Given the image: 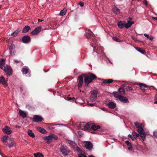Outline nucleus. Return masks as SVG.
Instances as JSON below:
<instances>
[{"instance_id": "obj_61", "label": "nucleus", "mask_w": 157, "mask_h": 157, "mask_svg": "<svg viewBox=\"0 0 157 157\" xmlns=\"http://www.w3.org/2000/svg\"><path fill=\"white\" fill-rule=\"evenodd\" d=\"M128 88H129V89L130 90H132V88L131 87H128Z\"/></svg>"}, {"instance_id": "obj_55", "label": "nucleus", "mask_w": 157, "mask_h": 157, "mask_svg": "<svg viewBox=\"0 0 157 157\" xmlns=\"http://www.w3.org/2000/svg\"><path fill=\"white\" fill-rule=\"evenodd\" d=\"M100 109L104 111H106V109L105 107L100 108Z\"/></svg>"}, {"instance_id": "obj_51", "label": "nucleus", "mask_w": 157, "mask_h": 157, "mask_svg": "<svg viewBox=\"0 0 157 157\" xmlns=\"http://www.w3.org/2000/svg\"><path fill=\"white\" fill-rule=\"evenodd\" d=\"M144 35L147 38H150V36H149V35L147 34L144 33Z\"/></svg>"}, {"instance_id": "obj_41", "label": "nucleus", "mask_w": 157, "mask_h": 157, "mask_svg": "<svg viewBox=\"0 0 157 157\" xmlns=\"http://www.w3.org/2000/svg\"><path fill=\"white\" fill-rule=\"evenodd\" d=\"M51 136L52 138H54L55 140H57L58 139V136L54 134H51Z\"/></svg>"}, {"instance_id": "obj_27", "label": "nucleus", "mask_w": 157, "mask_h": 157, "mask_svg": "<svg viewBox=\"0 0 157 157\" xmlns=\"http://www.w3.org/2000/svg\"><path fill=\"white\" fill-rule=\"evenodd\" d=\"M140 89L143 91H145L147 89V87L146 85L144 84H140L139 85Z\"/></svg>"}, {"instance_id": "obj_45", "label": "nucleus", "mask_w": 157, "mask_h": 157, "mask_svg": "<svg viewBox=\"0 0 157 157\" xmlns=\"http://www.w3.org/2000/svg\"><path fill=\"white\" fill-rule=\"evenodd\" d=\"M78 157H86V156L82 154H79L78 155Z\"/></svg>"}, {"instance_id": "obj_24", "label": "nucleus", "mask_w": 157, "mask_h": 157, "mask_svg": "<svg viewBox=\"0 0 157 157\" xmlns=\"http://www.w3.org/2000/svg\"><path fill=\"white\" fill-rule=\"evenodd\" d=\"M20 31V29H17L15 31L11 34V35L12 36H15L17 35L18 33Z\"/></svg>"}, {"instance_id": "obj_57", "label": "nucleus", "mask_w": 157, "mask_h": 157, "mask_svg": "<svg viewBox=\"0 0 157 157\" xmlns=\"http://www.w3.org/2000/svg\"><path fill=\"white\" fill-rule=\"evenodd\" d=\"M144 4L146 6H147V2L146 1H145L144 2Z\"/></svg>"}, {"instance_id": "obj_37", "label": "nucleus", "mask_w": 157, "mask_h": 157, "mask_svg": "<svg viewBox=\"0 0 157 157\" xmlns=\"http://www.w3.org/2000/svg\"><path fill=\"white\" fill-rule=\"evenodd\" d=\"M135 49L138 52H140L142 54H144L145 52V51L144 50L138 48H135Z\"/></svg>"}, {"instance_id": "obj_16", "label": "nucleus", "mask_w": 157, "mask_h": 157, "mask_svg": "<svg viewBox=\"0 0 157 157\" xmlns=\"http://www.w3.org/2000/svg\"><path fill=\"white\" fill-rule=\"evenodd\" d=\"M43 138L44 140H47V142L48 144L52 142V137L51 136V135L48 136L44 137H43Z\"/></svg>"}, {"instance_id": "obj_9", "label": "nucleus", "mask_w": 157, "mask_h": 157, "mask_svg": "<svg viewBox=\"0 0 157 157\" xmlns=\"http://www.w3.org/2000/svg\"><path fill=\"white\" fill-rule=\"evenodd\" d=\"M85 146L86 149L90 150L93 148L92 144L90 141H86L85 143Z\"/></svg>"}, {"instance_id": "obj_32", "label": "nucleus", "mask_w": 157, "mask_h": 157, "mask_svg": "<svg viewBox=\"0 0 157 157\" xmlns=\"http://www.w3.org/2000/svg\"><path fill=\"white\" fill-rule=\"evenodd\" d=\"M113 12L116 14H118L120 12V10L118 9L116 7L114 6L113 8Z\"/></svg>"}, {"instance_id": "obj_13", "label": "nucleus", "mask_w": 157, "mask_h": 157, "mask_svg": "<svg viewBox=\"0 0 157 157\" xmlns=\"http://www.w3.org/2000/svg\"><path fill=\"white\" fill-rule=\"evenodd\" d=\"M2 131L6 134H10L12 132L10 128L7 126H6L5 128L2 129Z\"/></svg>"}, {"instance_id": "obj_56", "label": "nucleus", "mask_w": 157, "mask_h": 157, "mask_svg": "<svg viewBox=\"0 0 157 157\" xmlns=\"http://www.w3.org/2000/svg\"><path fill=\"white\" fill-rule=\"evenodd\" d=\"M14 62L16 63H18L20 62V61H18V60L17 59H14Z\"/></svg>"}, {"instance_id": "obj_5", "label": "nucleus", "mask_w": 157, "mask_h": 157, "mask_svg": "<svg viewBox=\"0 0 157 157\" xmlns=\"http://www.w3.org/2000/svg\"><path fill=\"white\" fill-rule=\"evenodd\" d=\"M96 78V76L93 74L86 75L85 77V82L88 85V84L91 82L93 79Z\"/></svg>"}, {"instance_id": "obj_62", "label": "nucleus", "mask_w": 157, "mask_h": 157, "mask_svg": "<svg viewBox=\"0 0 157 157\" xmlns=\"http://www.w3.org/2000/svg\"><path fill=\"white\" fill-rule=\"evenodd\" d=\"M128 19L129 20V21H130V20H132V18L130 17H128Z\"/></svg>"}, {"instance_id": "obj_21", "label": "nucleus", "mask_w": 157, "mask_h": 157, "mask_svg": "<svg viewBox=\"0 0 157 157\" xmlns=\"http://www.w3.org/2000/svg\"><path fill=\"white\" fill-rule=\"evenodd\" d=\"M134 23V21H128L127 23H125V27L127 29L130 27L131 25L133 24Z\"/></svg>"}, {"instance_id": "obj_22", "label": "nucleus", "mask_w": 157, "mask_h": 157, "mask_svg": "<svg viewBox=\"0 0 157 157\" xmlns=\"http://www.w3.org/2000/svg\"><path fill=\"white\" fill-rule=\"evenodd\" d=\"M36 129L38 131L42 133L45 134L47 132V131L45 129L40 127H37Z\"/></svg>"}, {"instance_id": "obj_7", "label": "nucleus", "mask_w": 157, "mask_h": 157, "mask_svg": "<svg viewBox=\"0 0 157 157\" xmlns=\"http://www.w3.org/2000/svg\"><path fill=\"white\" fill-rule=\"evenodd\" d=\"M97 91L96 90H93L91 92L90 96V100L93 101L96 100L97 98Z\"/></svg>"}, {"instance_id": "obj_10", "label": "nucleus", "mask_w": 157, "mask_h": 157, "mask_svg": "<svg viewBox=\"0 0 157 157\" xmlns=\"http://www.w3.org/2000/svg\"><path fill=\"white\" fill-rule=\"evenodd\" d=\"M41 30V27L39 26L35 28L30 33L31 34L35 35L39 33Z\"/></svg>"}, {"instance_id": "obj_47", "label": "nucleus", "mask_w": 157, "mask_h": 157, "mask_svg": "<svg viewBox=\"0 0 157 157\" xmlns=\"http://www.w3.org/2000/svg\"><path fill=\"white\" fill-rule=\"evenodd\" d=\"M154 136L157 138V132L155 131L154 132Z\"/></svg>"}, {"instance_id": "obj_35", "label": "nucleus", "mask_w": 157, "mask_h": 157, "mask_svg": "<svg viewBox=\"0 0 157 157\" xmlns=\"http://www.w3.org/2000/svg\"><path fill=\"white\" fill-rule=\"evenodd\" d=\"M119 92L121 94H124L125 93L124 89L123 87H120L119 89Z\"/></svg>"}, {"instance_id": "obj_63", "label": "nucleus", "mask_w": 157, "mask_h": 157, "mask_svg": "<svg viewBox=\"0 0 157 157\" xmlns=\"http://www.w3.org/2000/svg\"><path fill=\"white\" fill-rule=\"evenodd\" d=\"M131 138L132 140H134V138H134V137H133V136H132V138Z\"/></svg>"}, {"instance_id": "obj_29", "label": "nucleus", "mask_w": 157, "mask_h": 157, "mask_svg": "<svg viewBox=\"0 0 157 157\" xmlns=\"http://www.w3.org/2000/svg\"><path fill=\"white\" fill-rule=\"evenodd\" d=\"M66 141L67 143L75 147L76 145L75 142L73 141L67 140H66Z\"/></svg>"}, {"instance_id": "obj_3", "label": "nucleus", "mask_w": 157, "mask_h": 157, "mask_svg": "<svg viewBox=\"0 0 157 157\" xmlns=\"http://www.w3.org/2000/svg\"><path fill=\"white\" fill-rule=\"evenodd\" d=\"M93 42L94 44V45H93L92 46L94 48V52L97 53H98L100 56H102L103 53V50L102 47L100 45V44L98 43L97 41L95 40Z\"/></svg>"}, {"instance_id": "obj_12", "label": "nucleus", "mask_w": 157, "mask_h": 157, "mask_svg": "<svg viewBox=\"0 0 157 157\" xmlns=\"http://www.w3.org/2000/svg\"><path fill=\"white\" fill-rule=\"evenodd\" d=\"M33 119L34 121L37 122L41 121L43 120V119L41 117L36 115L34 116Z\"/></svg>"}, {"instance_id": "obj_59", "label": "nucleus", "mask_w": 157, "mask_h": 157, "mask_svg": "<svg viewBox=\"0 0 157 157\" xmlns=\"http://www.w3.org/2000/svg\"><path fill=\"white\" fill-rule=\"evenodd\" d=\"M153 19L155 20H157V17H152Z\"/></svg>"}, {"instance_id": "obj_8", "label": "nucleus", "mask_w": 157, "mask_h": 157, "mask_svg": "<svg viewBox=\"0 0 157 157\" xmlns=\"http://www.w3.org/2000/svg\"><path fill=\"white\" fill-rule=\"evenodd\" d=\"M4 144L7 146L9 148L15 147L16 145V144L15 142L12 141L10 138L8 140L7 143H5Z\"/></svg>"}, {"instance_id": "obj_31", "label": "nucleus", "mask_w": 157, "mask_h": 157, "mask_svg": "<svg viewBox=\"0 0 157 157\" xmlns=\"http://www.w3.org/2000/svg\"><path fill=\"white\" fill-rule=\"evenodd\" d=\"M67 11V9L66 8H64L63 10L60 11L59 14L61 16H63L64 15L66 14Z\"/></svg>"}, {"instance_id": "obj_44", "label": "nucleus", "mask_w": 157, "mask_h": 157, "mask_svg": "<svg viewBox=\"0 0 157 157\" xmlns=\"http://www.w3.org/2000/svg\"><path fill=\"white\" fill-rule=\"evenodd\" d=\"M125 143L128 146L131 145V143L128 140L126 141H125Z\"/></svg>"}, {"instance_id": "obj_33", "label": "nucleus", "mask_w": 157, "mask_h": 157, "mask_svg": "<svg viewBox=\"0 0 157 157\" xmlns=\"http://www.w3.org/2000/svg\"><path fill=\"white\" fill-rule=\"evenodd\" d=\"M20 115L23 117H25L26 116V114L24 111L20 110L19 111Z\"/></svg>"}, {"instance_id": "obj_1", "label": "nucleus", "mask_w": 157, "mask_h": 157, "mask_svg": "<svg viewBox=\"0 0 157 157\" xmlns=\"http://www.w3.org/2000/svg\"><path fill=\"white\" fill-rule=\"evenodd\" d=\"M5 61V60L4 59L0 61V68L4 71L8 77L12 74V70L10 67L4 63Z\"/></svg>"}, {"instance_id": "obj_30", "label": "nucleus", "mask_w": 157, "mask_h": 157, "mask_svg": "<svg viewBox=\"0 0 157 157\" xmlns=\"http://www.w3.org/2000/svg\"><path fill=\"white\" fill-rule=\"evenodd\" d=\"M8 136L7 135L4 136L2 138V141L4 144L5 143H6V141L7 142L8 141V140L10 139H8Z\"/></svg>"}, {"instance_id": "obj_19", "label": "nucleus", "mask_w": 157, "mask_h": 157, "mask_svg": "<svg viewBox=\"0 0 157 157\" xmlns=\"http://www.w3.org/2000/svg\"><path fill=\"white\" fill-rule=\"evenodd\" d=\"M75 102L76 103L83 104L84 103V100L81 98H78L75 99Z\"/></svg>"}, {"instance_id": "obj_42", "label": "nucleus", "mask_w": 157, "mask_h": 157, "mask_svg": "<svg viewBox=\"0 0 157 157\" xmlns=\"http://www.w3.org/2000/svg\"><path fill=\"white\" fill-rule=\"evenodd\" d=\"M86 37L88 38H90L91 37V34L88 33H86L85 34Z\"/></svg>"}, {"instance_id": "obj_28", "label": "nucleus", "mask_w": 157, "mask_h": 157, "mask_svg": "<svg viewBox=\"0 0 157 157\" xmlns=\"http://www.w3.org/2000/svg\"><path fill=\"white\" fill-rule=\"evenodd\" d=\"M27 133L28 135L32 138H34L35 137L34 133L31 130H29L28 131Z\"/></svg>"}, {"instance_id": "obj_14", "label": "nucleus", "mask_w": 157, "mask_h": 157, "mask_svg": "<svg viewBox=\"0 0 157 157\" xmlns=\"http://www.w3.org/2000/svg\"><path fill=\"white\" fill-rule=\"evenodd\" d=\"M30 40V37L28 36H24L22 38L23 42L25 43H28Z\"/></svg>"}, {"instance_id": "obj_39", "label": "nucleus", "mask_w": 157, "mask_h": 157, "mask_svg": "<svg viewBox=\"0 0 157 157\" xmlns=\"http://www.w3.org/2000/svg\"><path fill=\"white\" fill-rule=\"evenodd\" d=\"M10 53L11 56H13L15 55V51L14 50L10 51Z\"/></svg>"}, {"instance_id": "obj_26", "label": "nucleus", "mask_w": 157, "mask_h": 157, "mask_svg": "<svg viewBox=\"0 0 157 157\" xmlns=\"http://www.w3.org/2000/svg\"><path fill=\"white\" fill-rule=\"evenodd\" d=\"M30 29V27L29 26H25L22 32L23 33H25L29 31Z\"/></svg>"}, {"instance_id": "obj_46", "label": "nucleus", "mask_w": 157, "mask_h": 157, "mask_svg": "<svg viewBox=\"0 0 157 157\" xmlns=\"http://www.w3.org/2000/svg\"><path fill=\"white\" fill-rule=\"evenodd\" d=\"M87 105L90 106H94L95 104L93 103H89L88 101H87Z\"/></svg>"}, {"instance_id": "obj_2", "label": "nucleus", "mask_w": 157, "mask_h": 157, "mask_svg": "<svg viewBox=\"0 0 157 157\" xmlns=\"http://www.w3.org/2000/svg\"><path fill=\"white\" fill-rule=\"evenodd\" d=\"M135 125L137 128V131L140 134L142 140L144 141L145 139V132H144L142 126L141 124L138 122L135 123Z\"/></svg>"}, {"instance_id": "obj_20", "label": "nucleus", "mask_w": 157, "mask_h": 157, "mask_svg": "<svg viewBox=\"0 0 157 157\" xmlns=\"http://www.w3.org/2000/svg\"><path fill=\"white\" fill-rule=\"evenodd\" d=\"M92 122L88 123L84 127V129L85 130H88L91 128Z\"/></svg>"}, {"instance_id": "obj_38", "label": "nucleus", "mask_w": 157, "mask_h": 157, "mask_svg": "<svg viewBox=\"0 0 157 157\" xmlns=\"http://www.w3.org/2000/svg\"><path fill=\"white\" fill-rule=\"evenodd\" d=\"M139 133H137V132H134L132 133V135L135 138H136L139 137L140 136Z\"/></svg>"}, {"instance_id": "obj_18", "label": "nucleus", "mask_w": 157, "mask_h": 157, "mask_svg": "<svg viewBox=\"0 0 157 157\" xmlns=\"http://www.w3.org/2000/svg\"><path fill=\"white\" fill-rule=\"evenodd\" d=\"M0 82L5 86H7V84L3 77H0Z\"/></svg>"}, {"instance_id": "obj_50", "label": "nucleus", "mask_w": 157, "mask_h": 157, "mask_svg": "<svg viewBox=\"0 0 157 157\" xmlns=\"http://www.w3.org/2000/svg\"><path fill=\"white\" fill-rule=\"evenodd\" d=\"M132 38L136 42H137L139 41V40H138L137 39H136L135 37H132Z\"/></svg>"}, {"instance_id": "obj_64", "label": "nucleus", "mask_w": 157, "mask_h": 157, "mask_svg": "<svg viewBox=\"0 0 157 157\" xmlns=\"http://www.w3.org/2000/svg\"><path fill=\"white\" fill-rule=\"evenodd\" d=\"M88 157H95L94 156H93V155H89Z\"/></svg>"}, {"instance_id": "obj_4", "label": "nucleus", "mask_w": 157, "mask_h": 157, "mask_svg": "<svg viewBox=\"0 0 157 157\" xmlns=\"http://www.w3.org/2000/svg\"><path fill=\"white\" fill-rule=\"evenodd\" d=\"M113 94L116 100H119L122 102L128 103V101L127 98L122 96L120 95L119 94L118 92H114Z\"/></svg>"}, {"instance_id": "obj_15", "label": "nucleus", "mask_w": 157, "mask_h": 157, "mask_svg": "<svg viewBox=\"0 0 157 157\" xmlns=\"http://www.w3.org/2000/svg\"><path fill=\"white\" fill-rule=\"evenodd\" d=\"M125 23L126 22L124 21L118 22L117 23L118 27L120 29H122L125 27Z\"/></svg>"}, {"instance_id": "obj_11", "label": "nucleus", "mask_w": 157, "mask_h": 157, "mask_svg": "<svg viewBox=\"0 0 157 157\" xmlns=\"http://www.w3.org/2000/svg\"><path fill=\"white\" fill-rule=\"evenodd\" d=\"M84 77L83 75H81L79 76L78 83V87L79 89L81 88L83 82V78Z\"/></svg>"}, {"instance_id": "obj_48", "label": "nucleus", "mask_w": 157, "mask_h": 157, "mask_svg": "<svg viewBox=\"0 0 157 157\" xmlns=\"http://www.w3.org/2000/svg\"><path fill=\"white\" fill-rule=\"evenodd\" d=\"M55 125H53V126H50L49 127V128L50 129H53L55 128V127L54 126Z\"/></svg>"}, {"instance_id": "obj_52", "label": "nucleus", "mask_w": 157, "mask_h": 157, "mask_svg": "<svg viewBox=\"0 0 157 157\" xmlns=\"http://www.w3.org/2000/svg\"><path fill=\"white\" fill-rule=\"evenodd\" d=\"M129 146H130L128 147V149L129 151H132V147L131 146V145H130Z\"/></svg>"}, {"instance_id": "obj_58", "label": "nucleus", "mask_w": 157, "mask_h": 157, "mask_svg": "<svg viewBox=\"0 0 157 157\" xmlns=\"http://www.w3.org/2000/svg\"><path fill=\"white\" fill-rule=\"evenodd\" d=\"M15 127L16 128H21V127L18 125H16V126H15Z\"/></svg>"}, {"instance_id": "obj_36", "label": "nucleus", "mask_w": 157, "mask_h": 157, "mask_svg": "<svg viewBox=\"0 0 157 157\" xmlns=\"http://www.w3.org/2000/svg\"><path fill=\"white\" fill-rule=\"evenodd\" d=\"M22 71L23 74H26L28 73V69L27 67L24 68L22 69Z\"/></svg>"}, {"instance_id": "obj_6", "label": "nucleus", "mask_w": 157, "mask_h": 157, "mask_svg": "<svg viewBox=\"0 0 157 157\" xmlns=\"http://www.w3.org/2000/svg\"><path fill=\"white\" fill-rule=\"evenodd\" d=\"M60 151L64 155H67L70 152V150L65 145H62L60 149Z\"/></svg>"}, {"instance_id": "obj_34", "label": "nucleus", "mask_w": 157, "mask_h": 157, "mask_svg": "<svg viewBox=\"0 0 157 157\" xmlns=\"http://www.w3.org/2000/svg\"><path fill=\"white\" fill-rule=\"evenodd\" d=\"M34 157H43L44 155H43L40 153H37L34 154Z\"/></svg>"}, {"instance_id": "obj_53", "label": "nucleus", "mask_w": 157, "mask_h": 157, "mask_svg": "<svg viewBox=\"0 0 157 157\" xmlns=\"http://www.w3.org/2000/svg\"><path fill=\"white\" fill-rule=\"evenodd\" d=\"M79 5L81 7H83L84 6V3L82 2H80L79 3Z\"/></svg>"}, {"instance_id": "obj_54", "label": "nucleus", "mask_w": 157, "mask_h": 157, "mask_svg": "<svg viewBox=\"0 0 157 157\" xmlns=\"http://www.w3.org/2000/svg\"><path fill=\"white\" fill-rule=\"evenodd\" d=\"M149 38L150 40L151 41H152L153 40V37L152 36H150V38Z\"/></svg>"}, {"instance_id": "obj_17", "label": "nucleus", "mask_w": 157, "mask_h": 157, "mask_svg": "<svg viewBox=\"0 0 157 157\" xmlns=\"http://www.w3.org/2000/svg\"><path fill=\"white\" fill-rule=\"evenodd\" d=\"M107 105L110 109H113L116 106V104L113 102H110L107 104Z\"/></svg>"}, {"instance_id": "obj_49", "label": "nucleus", "mask_w": 157, "mask_h": 157, "mask_svg": "<svg viewBox=\"0 0 157 157\" xmlns=\"http://www.w3.org/2000/svg\"><path fill=\"white\" fill-rule=\"evenodd\" d=\"M78 135L80 136H81L83 134L82 132L81 131H78Z\"/></svg>"}, {"instance_id": "obj_43", "label": "nucleus", "mask_w": 157, "mask_h": 157, "mask_svg": "<svg viewBox=\"0 0 157 157\" xmlns=\"http://www.w3.org/2000/svg\"><path fill=\"white\" fill-rule=\"evenodd\" d=\"M113 39L114 40L116 41H117V42L120 41L119 39L116 37H113Z\"/></svg>"}, {"instance_id": "obj_23", "label": "nucleus", "mask_w": 157, "mask_h": 157, "mask_svg": "<svg viewBox=\"0 0 157 157\" xmlns=\"http://www.w3.org/2000/svg\"><path fill=\"white\" fill-rule=\"evenodd\" d=\"M100 128L99 125H96L92 123L91 128L94 130H96Z\"/></svg>"}, {"instance_id": "obj_40", "label": "nucleus", "mask_w": 157, "mask_h": 157, "mask_svg": "<svg viewBox=\"0 0 157 157\" xmlns=\"http://www.w3.org/2000/svg\"><path fill=\"white\" fill-rule=\"evenodd\" d=\"M15 48V46L14 44H11V45L9 47V50L10 51L12 50H14Z\"/></svg>"}, {"instance_id": "obj_60", "label": "nucleus", "mask_w": 157, "mask_h": 157, "mask_svg": "<svg viewBox=\"0 0 157 157\" xmlns=\"http://www.w3.org/2000/svg\"><path fill=\"white\" fill-rule=\"evenodd\" d=\"M128 136L129 137H130V138H132V136L131 135V134H129L128 135Z\"/></svg>"}, {"instance_id": "obj_25", "label": "nucleus", "mask_w": 157, "mask_h": 157, "mask_svg": "<svg viewBox=\"0 0 157 157\" xmlns=\"http://www.w3.org/2000/svg\"><path fill=\"white\" fill-rule=\"evenodd\" d=\"M102 83L104 84H109L111 83L113 81L112 79H102Z\"/></svg>"}]
</instances>
